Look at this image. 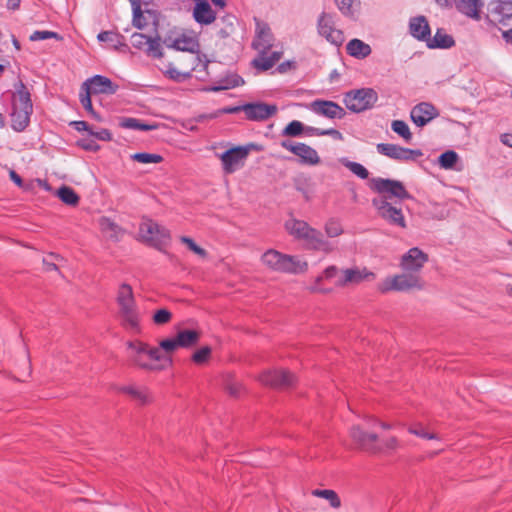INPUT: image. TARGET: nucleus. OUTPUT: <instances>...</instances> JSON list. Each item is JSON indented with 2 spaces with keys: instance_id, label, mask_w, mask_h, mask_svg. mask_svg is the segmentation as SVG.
Returning a JSON list of instances; mask_svg holds the SVG:
<instances>
[{
  "instance_id": "1",
  "label": "nucleus",
  "mask_w": 512,
  "mask_h": 512,
  "mask_svg": "<svg viewBox=\"0 0 512 512\" xmlns=\"http://www.w3.org/2000/svg\"><path fill=\"white\" fill-rule=\"evenodd\" d=\"M128 347L135 365L154 372L170 367L172 365L170 355L179 348L175 337L161 340L157 347H151L141 341L129 342Z\"/></svg>"
},
{
  "instance_id": "2",
  "label": "nucleus",
  "mask_w": 512,
  "mask_h": 512,
  "mask_svg": "<svg viewBox=\"0 0 512 512\" xmlns=\"http://www.w3.org/2000/svg\"><path fill=\"white\" fill-rule=\"evenodd\" d=\"M284 227L289 235L304 242L309 249L324 253H330L334 250L333 245L324 238L319 230L311 227L303 220L291 217L285 221Z\"/></svg>"
},
{
  "instance_id": "3",
  "label": "nucleus",
  "mask_w": 512,
  "mask_h": 512,
  "mask_svg": "<svg viewBox=\"0 0 512 512\" xmlns=\"http://www.w3.org/2000/svg\"><path fill=\"white\" fill-rule=\"evenodd\" d=\"M262 263L269 269L289 274H299L307 270L308 264L298 256L283 254L277 250L269 249L262 255Z\"/></svg>"
},
{
  "instance_id": "4",
  "label": "nucleus",
  "mask_w": 512,
  "mask_h": 512,
  "mask_svg": "<svg viewBox=\"0 0 512 512\" xmlns=\"http://www.w3.org/2000/svg\"><path fill=\"white\" fill-rule=\"evenodd\" d=\"M117 304L119 315L125 327L137 331L139 329V312L130 285L124 283L119 287Z\"/></svg>"
},
{
  "instance_id": "5",
  "label": "nucleus",
  "mask_w": 512,
  "mask_h": 512,
  "mask_svg": "<svg viewBox=\"0 0 512 512\" xmlns=\"http://www.w3.org/2000/svg\"><path fill=\"white\" fill-rule=\"evenodd\" d=\"M139 235L145 243L160 251H163L171 240L170 231L150 219L141 222Z\"/></svg>"
},
{
  "instance_id": "6",
  "label": "nucleus",
  "mask_w": 512,
  "mask_h": 512,
  "mask_svg": "<svg viewBox=\"0 0 512 512\" xmlns=\"http://www.w3.org/2000/svg\"><path fill=\"white\" fill-rule=\"evenodd\" d=\"M377 101L378 94L372 88L350 90L343 97L346 108L354 113H361L373 108Z\"/></svg>"
},
{
  "instance_id": "7",
  "label": "nucleus",
  "mask_w": 512,
  "mask_h": 512,
  "mask_svg": "<svg viewBox=\"0 0 512 512\" xmlns=\"http://www.w3.org/2000/svg\"><path fill=\"white\" fill-rule=\"evenodd\" d=\"M424 283L420 274L403 272L401 274L387 277L379 286L382 292L388 291H409L411 289H422Z\"/></svg>"
},
{
  "instance_id": "8",
  "label": "nucleus",
  "mask_w": 512,
  "mask_h": 512,
  "mask_svg": "<svg viewBox=\"0 0 512 512\" xmlns=\"http://www.w3.org/2000/svg\"><path fill=\"white\" fill-rule=\"evenodd\" d=\"M372 190L379 194L378 197H383L386 201L391 199L404 200L409 199L410 194L405 189L402 182L385 178H373L370 181Z\"/></svg>"
},
{
  "instance_id": "9",
  "label": "nucleus",
  "mask_w": 512,
  "mask_h": 512,
  "mask_svg": "<svg viewBox=\"0 0 512 512\" xmlns=\"http://www.w3.org/2000/svg\"><path fill=\"white\" fill-rule=\"evenodd\" d=\"M376 277L375 273L366 267L352 266L341 269L340 276L335 282L337 287L356 286L365 281H372Z\"/></svg>"
},
{
  "instance_id": "10",
  "label": "nucleus",
  "mask_w": 512,
  "mask_h": 512,
  "mask_svg": "<svg viewBox=\"0 0 512 512\" xmlns=\"http://www.w3.org/2000/svg\"><path fill=\"white\" fill-rule=\"evenodd\" d=\"M372 205L375 207L378 214L389 224L401 228L406 227L401 208L396 207L392 202L386 201L383 197H375L372 200Z\"/></svg>"
},
{
  "instance_id": "11",
  "label": "nucleus",
  "mask_w": 512,
  "mask_h": 512,
  "mask_svg": "<svg viewBox=\"0 0 512 512\" xmlns=\"http://www.w3.org/2000/svg\"><path fill=\"white\" fill-rule=\"evenodd\" d=\"M377 152L397 161H412L422 156L418 149L404 148L396 144L379 143L376 146Z\"/></svg>"
},
{
  "instance_id": "12",
  "label": "nucleus",
  "mask_w": 512,
  "mask_h": 512,
  "mask_svg": "<svg viewBox=\"0 0 512 512\" xmlns=\"http://www.w3.org/2000/svg\"><path fill=\"white\" fill-rule=\"evenodd\" d=\"M428 260L427 253L418 247H413L402 255L399 265L405 272L419 274Z\"/></svg>"
},
{
  "instance_id": "13",
  "label": "nucleus",
  "mask_w": 512,
  "mask_h": 512,
  "mask_svg": "<svg viewBox=\"0 0 512 512\" xmlns=\"http://www.w3.org/2000/svg\"><path fill=\"white\" fill-rule=\"evenodd\" d=\"M280 145L284 149L298 156L304 164L313 166L320 163V157L317 151L305 143H295L290 140H282Z\"/></svg>"
},
{
  "instance_id": "14",
  "label": "nucleus",
  "mask_w": 512,
  "mask_h": 512,
  "mask_svg": "<svg viewBox=\"0 0 512 512\" xmlns=\"http://www.w3.org/2000/svg\"><path fill=\"white\" fill-rule=\"evenodd\" d=\"M258 380L266 386L274 388H286L290 387L295 382L294 374L287 370H267L263 372Z\"/></svg>"
},
{
  "instance_id": "15",
  "label": "nucleus",
  "mask_w": 512,
  "mask_h": 512,
  "mask_svg": "<svg viewBox=\"0 0 512 512\" xmlns=\"http://www.w3.org/2000/svg\"><path fill=\"white\" fill-rule=\"evenodd\" d=\"M308 108L316 115L328 119H342L346 115L343 107L329 100H314L309 104Z\"/></svg>"
},
{
  "instance_id": "16",
  "label": "nucleus",
  "mask_w": 512,
  "mask_h": 512,
  "mask_svg": "<svg viewBox=\"0 0 512 512\" xmlns=\"http://www.w3.org/2000/svg\"><path fill=\"white\" fill-rule=\"evenodd\" d=\"M318 32L328 42L335 46H340L344 42V34L341 30L334 27L332 16L323 14L318 20Z\"/></svg>"
},
{
  "instance_id": "17",
  "label": "nucleus",
  "mask_w": 512,
  "mask_h": 512,
  "mask_svg": "<svg viewBox=\"0 0 512 512\" xmlns=\"http://www.w3.org/2000/svg\"><path fill=\"white\" fill-rule=\"evenodd\" d=\"M273 46L274 36L269 25L262 21H256L252 47L258 52H269Z\"/></svg>"
},
{
  "instance_id": "18",
  "label": "nucleus",
  "mask_w": 512,
  "mask_h": 512,
  "mask_svg": "<svg viewBox=\"0 0 512 512\" xmlns=\"http://www.w3.org/2000/svg\"><path fill=\"white\" fill-rule=\"evenodd\" d=\"M117 89L116 84L102 75H95L87 79L81 86V90L89 91L91 94H114Z\"/></svg>"
},
{
  "instance_id": "19",
  "label": "nucleus",
  "mask_w": 512,
  "mask_h": 512,
  "mask_svg": "<svg viewBox=\"0 0 512 512\" xmlns=\"http://www.w3.org/2000/svg\"><path fill=\"white\" fill-rule=\"evenodd\" d=\"M243 111L249 120H266L277 112V106L266 103H248L242 106Z\"/></svg>"
},
{
  "instance_id": "20",
  "label": "nucleus",
  "mask_w": 512,
  "mask_h": 512,
  "mask_svg": "<svg viewBox=\"0 0 512 512\" xmlns=\"http://www.w3.org/2000/svg\"><path fill=\"white\" fill-rule=\"evenodd\" d=\"M437 109L428 102H422L414 106L410 112L411 120L418 127H423L438 116Z\"/></svg>"
},
{
  "instance_id": "21",
  "label": "nucleus",
  "mask_w": 512,
  "mask_h": 512,
  "mask_svg": "<svg viewBox=\"0 0 512 512\" xmlns=\"http://www.w3.org/2000/svg\"><path fill=\"white\" fill-rule=\"evenodd\" d=\"M248 150L242 147L231 148L220 155L223 169L226 173L235 172L241 162L247 157Z\"/></svg>"
},
{
  "instance_id": "22",
  "label": "nucleus",
  "mask_w": 512,
  "mask_h": 512,
  "mask_svg": "<svg viewBox=\"0 0 512 512\" xmlns=\"http://www.w3.org/2000/svg\"><path fill=\"white\" fill-rule=\"evenodd\" d=\"M350 436L358 446L371 453H378L380 449L376 445L378 436L374 433H366L359 426H353L350 430Z\"/></svg>"
},
{
  "instance_id": "23",
  "label": "nucleus",
  "mask_w": 512,
  "mask_h": 512,
  "mask_svg": "<svg viewBox=\"0 0 512 512\" xmlns=\"http://www.w3.org/2000/svg\"><path fill=\"white\" fill-rule=\"evenodd\" d=\"M193 17L201 25H209L216 19V12L212 10L208 0H194Z\"/></svg>"
},
{
  "instance_id": "24",
  "label": "nucleus",
  "mask_w": 512,
  "mask_h": 512,
  "mask_svg": "<svg viewBox=\"0 0 512 512\" xmlns=\"http://www.w3.org/2000/svg\"><path fill=\"white\" fill-rule=\"evenodd\" d=\"M15 92L12 97V108L24 109L33 111V105L30 97V92L25 87L22 81L15 84Z\"/></svg>"
},
{
  "instance_id": "25",
  "label": "nucleus",
  "mask_w": 512,
  "mask_h": 512,
  "mask_svg": "<svg viewBox=\"0 0 512 512\" xmlns=\"http://www.w3.org/2000/svg\"><path fill=\"white\" fill-rule=\"evenodd\" d=\"M410 34L420 41H425L430 35V26L424 16H417L410 19Z\"/></svg>"
},
{
  "instance_id": "26",
  "label": "nucleus",
  "mask_w": 512,
  "mask_h": 512,
  "mask_svg": "<svg viewBox=\"0 0 512 512\" xmlns=\"http://www.w3.org/2000/svg\"><path fill=\"white\" fill-rule=\"evenodd\" d=\"M340 269H338L336 266L334 265H331L329 267H327L322 275L318 276L315 280H314V283L309 287V290L311 292H314V293H323V294H327V293H330L332 291L331 288H325L321 285V282L323 279H333L335 278V282L338 280L339 276H340Z\"/></svg>"
},
{
  "instance_id": "27",
  "label": "nucleus",
  "mask_w": 512,
  "mask_h": 512,
  "mask_svg": "<svg viewBox=\"0 0 512 512\" xmlns=\"http://www.w3.org/2000/svg\"><path fill=\"white\" fill-rule=\"evenodd\" d=\"M457 10L475 20L480 19V10L483 6L481 0H453Z\"/></svg>"
},
{
  "instance_id": "28",
  "label": "nucleus",
  "mask_w": 512,
  "mask_h": 512,
  "mask_svg": "<svg viewBox=\"0 0 512 512\" xmlns=\"http://www.w3.org/2000/svg\"><path fill=\"white\" fill-rule=\"evenodd\" d=\"M424 42L430 49H448L455 44L453 37L441 29H438L433 37L430 34Z\"/></svg>"
},
{
  "instance_id": "29",
  "label": "nucleus",
  "mask_w": 512,
  "mask_h": 512,
  "mask_svg": "<svg viewBox=\"0 0 512 512\" xmlns=\"http://www.w3.org/2000/svg\"><path fill=\"white\" fill-rule=\"evenodd\" d=\"M32 111L12 108L11 112V127L16 132H22L30 122Z\"/></svg>"
},
{
  "instance_id": "30",
  "label": "nucleus",
  "mask_w": 512,
  "mask_h": 512,
  "mask_svg": "<svg viewBox=\"0 0 512 512\" xmlns=\"http://www.w3.org/2000/svg\"><path fill=\"white\" fill-rule=\"evenodd\" d=\"M347 53L357 59H364L368 57L372 50L369 44L360 39H352L346 45Z\"/></svg>"
},
{
  "instance_id": "31",
  "label": "nucleus",
  "mask_w": 512,
  "mask_h": 512,
  "mask_svg": "<svg viewBox=\"0 0 512 512\" xmlns=\"http://www.w3.org/2000/svg\"><path fill=\"white\" fill-rule=\"evenodd\" d=\"M175 339L179 348H189L197 344L200 339V333L196 330L184 329L176 334Z\"/></svg>"
},
{
  "instance_id": "32",
  "label": "nucleus",
  "mask_w": 512,
  "mask_h": 512,
  "mask_svg": "<svg viewBox=\"0 0 512 512\" xmlns=\"http://www.w3.org/2000/svg\"><path fill=\"white\" fill-rule=\"evenodd\" d=\"M119 126L124 129L150 131L157 128L155 124H146L137 118L122 117L119 119Z\"/></svg>"
},
{
  "instance_id": "33",
  "label": "nucleus",
  "mask_w": 512,
  "mask_h": 512,
  "mask_svg": "<svg viewBox=\"0 0 512 512\" xmlns=\"http://www.w3.org/2000/svg\"><path fill=\"white\" fill-rule=\"evenodd\" d=\"M167 47L173 48L179 51H188L193 52L195 47L197 46L196 42L191 37L181 36L174 39L171 43H168L166 40L164 42Z\"/></svg>"
},
{
  "instance_id": "34",
  "label": "nucleus",
  "mask_w": 512,
  "mask_h": 512,
  "mask_svg": "<svg viewBox=\"0 0 512 512\" xmlns=\"http://www.w3.org/2000/svg\"><path fill=\"white\" fill-rule=\"evenodd\" d=\"M99 227L101 231L111 239H118L121 232L120 227L108 217H101L99 219Z\"/></svg>"
},
{
  "instance_id": "35",
  "label": "nucleus",
  "mask_w": 512,
  "mask_h": 512,
  "mask_svg": "<svg viewBox=\"0 0 512 512\" xmlns=\"http://www.w3.org/2000/svg\"><path fill=\"white\" fill-rule=\"evenodd\" d=\"M312 495L318 498L327 500L330 506L334 509L341 507V500L338 494L331 489H315L312 491Z\"/></svg>"
},
{
  "instance_id": "36",
  "label": "nucleus",
  "mask_w": 512,
  "mask_h": 512,
  "mask_svg": "<svg viewBox=\"0 0 512 512\" xmlns=\"http://www.w3.org/2000/svg\"><path fill=\"white\" fill-rule=\"evenodd\" d=\"M243 83H244V81L239 75L230 74L221 80L220 85L213 86V87L209 88L208 90L214 91V92L221 91V90H228V89L238 87V86L242 85Z\"/></svg>"
},
{
  "instance_id": "37",
  "label": "nucleus",
  "mask_w": 512,
  "mask_h": 512,
  "mask_svg": "<svg viewBox=\"0 0 512 512\" xmlns=\"http://www.w3.org/2000/svg\"><path fill=\"white\" fill-rule=\"evenodd\" d=\"M120 391L130 395L140 404H146L150 401L149 393L145 388L140 389L134 386H124L120 389Z\"/></svg>"
},
{
  "instance_id": "38",
  "label": "nucleus",
  "mask_w": 512,
  "mask_h": 512,
  "mask_svg": "<svg viewBox=\"0 0 512 512\" xmlns=\"http://www.w3.org/2000/svg\"><path fill=\"white\" fill-rule=\"evenodd\" d=\"M493 13L498 15V21L503 22L512 18V1L503 0L495 4Z\"/></svg>"
},
{
  "instance_id": "39",
  "label": "nucleus",
  "mask_w": 512,
  "mask_h": 512,
  "mask_svg": "<svg viewBox=\"0 0 512 512\" xmlns=\"http://www.w3.org/2000/svg\"><path fill=\"white\" fill-rule=\"evenodd\" d=\"M458 161L459 155L453 150L445 151L438 157L439 166L445 170L454 169Z\"/></svg>"
},
{
  "instance_id": "40",
  "label": "nucleus",
  "mask_w": 512,
  "mask_h": 512,
  "mask_svg": "<svg viewBox=\"0 0 512 512\" xmlns=\"http://www.w3.org/2000/svg\"><path fill=\"white\" fill-rule=\"evenodd\" d=\"M325 234L330 237H338L343 234L344 229L342 223L337 218H329L324 225Z\"/></svg>"
},
{
  "instance_id": "41",
  "label": "nucleus",
  "mask_w": 512,
  "mask_h": 512,
  "mask_svg": "<svg viewBox=\"0 0 512 512\" xmlns=\"http://www.w3.org/2000/svg\"><path fill=\"white\" fill-rule=\"evenodd\" d=\"M57 196L63 203L67 205L74 206L79 202L78 195L72 188L68 186H62L61 188H59L57 191Z\"/></svg>"
},
{
  "instance_id": "42",
  "label": "nucleus",
  "mask_w": 512,
  "mask_h": 512,
  "mask_svg": "<svg viewBox=\"0 0 512 512\" xmlns=\"http://www.w3.org/2000/svg\"><path fill=\"white\" fill-rule=\"evenodd\" d=\"M391 129L402 137L405 142H410L412 140V133L406 122L402 120H394L391 123Z\"/></svg>"
},
{
  "instance_id": "43",
  "label": "nucleus",
  "mask_w": 512,
  "mask_h": 512,
  "mask_svg": "<svg viewBox=\"0 0 512 512\" xmlns=\"http://www.w3.org/2000/svg\"><path fill=\"white\" fill-rule=\"evenodd\" d=\"M80 102L84 109L89 113L91 118H93L96 121H102L101 116L93 109L92 101H91V93L89 91H83L80 92Z\"/></svg>"
},
{
  "instance_id": "44",
  "label": "nucleus",
  "mask_w": 512,
  "mask_h": 512,
  "mask_svg": "<svg viewBox=\"0 0 512 512\" xmlns=\"http://www.w3.org/2000/svg\"><path fill=\"white\" fill-rule=\"evenodd\" d=\"M164 74L166 77L176 82H183L191 76L189 72L179 71L172 63L166 66Z\"/></svg>"
},
{
  "instance_id": "45",
  "label": "nucleus",
  "mask_w": 512,
  "mask_h": 512,
  "mask_svg": "<svg viewBox=\"0 0 512 512\" xmlns=\"http://www.w3.org/2000/svg\"><path fill=\"white\" fill-rule=\"evenodd\" d=\"M342 164L348 168L353 174L361 179H367L369 176L368 170L360 163L349 161L348 159H342Z\"/></svg>"
},
{
  "instance_id": "46",
  "label": "nucleus",
  "mask_w": 512,
  "mask_h": 512,
  "mask_svg": "<svg viewBox=\"0 0 512 512\" xmlns=\"http://www.w3.org/2000/svg\"><path fill=\"white\" fill-rule=\"evenodd\" d=\"M258 56L253 59L252 64L255 68L262 71H267L274 66V63L268 57V52H258Z\"/></svg>"
},
{
  "instance_id": "47",
  "label": "nucleus",
  "mask_w": 512,
  "mask_h": 512,
  "mask_svg": "<svg viewBox=\"0 0 512 512\" xmlns=\"http://www.w3.org/2000/svg\"><path fill=\"white\" fill-rule=\"evenodd\" d=\"M131 159L142 164H150L160 163L163 158L159 154L142 152L131 155Z\"/></svg>"
},
{
  "instance_id": "48",
  "label": "nucleus",
  "mask_w": 512,
  "mask_h": 512,
  "mask_svg": "<svg viewBox=\"0 0 512 512\" xmlns=\"http://www.w3.org/2000/svg\"><path fill=\"white\" fill-rule=\"evenodd\" d=\"M303 131L304 124L298 120H293L282 130V135L288 137H297L300 136Z\"/></svg>"
},
{
  "instance_id": "49",
  "label": "nucleus",
  "mask_w": 512,
  "mask_h": 512,
  "mask_svg": "<svg viewBox=\"0 0 512 512\" xmlns=\"http://www.w3.org/2000/svg\"><path fill=\"white\" fill-rule=\"evenodd\" d=\"M357 0H335V3L342 14L346 16H354L356 12Z\"/></svg>"
},
{
  "instance_id": "50",
  "label": "nucleus",
  "mask_w": 512,
  "mask_h": 512,
  "mask_svg": "<svg viewBox=\"0 0 512 512\" xmlns=\"http://www.w3.org/2000/svg\"><path fill=\"white\" fill-rule=\"evenodd\" d=\"M172 318V314L169 310L162 308L157 310L153 315V322L156 325H164L168 323Z\"/></svg>"
},
{
  "instance_id": "51",
  "label": "nucleus",
  "mask_w": 512,
  "mask_h": 512,
  "mask_svg": "<svg viewBox=\"0 0 512 512\" xmlns=\"http://www.w3.org/2000/svg\"><path fill=\"white\" fill-rule=\"evenodd\" d=\"M210 355H211V348L208 346H204V347L200 348L199 350H197L193 354L192 360L196 364H203L208 361Z\"/></svg>"
},
{
  "instance_id": "52",
  "label": "nucleus",
  "mask_w": 512,
  "mask_h": 512,
  "mask_svg": "<svg viewBox=\"0 0 512 512\" xmlns=\"http://www.w3.org/2000/svg\"><path fill=\"white\" fill-rule=\"evenodd\" d=\"M180 241L187 245V247L192 251L194 252L195 254L199 255L200 257H205L206 256V251L201 248L200 246H198L194 240L190 237H187V236H181L180 237Z\"/></svg>"
},
{
  "instance_id": "53",
  "label": "nucleus",
  "mask_w": 512,
  "mask_h": 512,
  "mask_svg": "<svg viewBox=\"0 0 512 512\" xmlns=\"http://www.w3.org/2000/svg\"><path fill=\"white\" fill-rule=\"evenodd\" d=\"M29 38L31 41H40V40H46V39H50V38L60 39V36L56 32H53V31L37 30V31H34L30 35Z\"/></svg>"
},
{
  "instance_id": "54",
  "label": "nucleus",
  "mask_w": 512,
  "mask_h": 512,
  "mask_svg": "<svg viewBox=\"0 0 512 512\" xmlns=\"http://www.w3.org/2000/svg\"><path fill=\"white\" fill-rule=\"evenodd\" d=\"M145 48L149 55L156 58L162 57L161 45L157 39L149 38V42L147 43Z\"/></svg>"
},
{
  "instance_id": "55",
  "label": "nucleus",
  "mask_w": 512,
  "mask_h": 512,
  "mask_svg": "<svg viewBox=\"0 0 512 512\" xmlns=\"http://www.w3.org/2000/svg\"><path fill=\"white\" fill-rule=\"evenodd\" d=\"M408 431L411 433V434H414L418 437H421V438H425V439H429V440H432V439H437V435L434 434V433H429L427 432L424 427L420 424L418 425H415V426H411Z\"/></svg>"
},
{
  "instance_id": "56",
  "label": "nucleus",
  "mask_w": 512,
  "mask_h": 512,
  "mask_svg": "<svg viewBox=\"0 0 512 512\" xmlns=\"http://www.w3.org/2000/svg\"><path fill=\"white\" fill-rule=\"evenodd\" d=\"M149 38L146 35L142 33H134L131 36V43L136 48H144L146 47L147 43L149 42Z\"/></svg>"
},
{
  "instance_id": "57",
  "label": "nucleus",
  "mask_w": 512,
  "mask_h": 512,
  "mask_svg": "<svg viewBox=\"0 0 512 512\" xmlns=\"http://www.w3.org/2000/svg\"><path fill=\"white\" fill-rule=\"evenodd\" d=\"M242 390V385L237 382L236 380H231L226 384V391L234 397H237L240 395V392Z\"/></svg>"
},
{
  "instance_id": "58",
  "label": "nucleus",
  "mask_w": 512,
  "mask_h": 512,
  "mask_svg": "<svg viewBox=\"0 0 512 512\" xmlns=\"http://www.w3.org/2000/svg\"><path fill=\"white\" fill-rule=\"evenodd\" d=\"M118 34L110 31H102L98 34L97 38L100 42H116Z\"/></svg>"
},
{
  "instance_id": "59",
  "label": "nucleus",
  "mask_w": 512,
  "mask_h": 512,
  "mask_svg": "<svg viewBox=\"0 0 512 512\" xmlns=\"http://www.w3.org/2000/svg\"><path fill=\"white\" fill-rule=\"evenodd\" d=\"M322 136H330L333 139L339 140V141L343 140L342 133L334 128L322 129Z\"/></svg>"
},
{
  "instance_id": "60",
  "label": "nucleus",
  "mask_w": 512,
  "mask_h": 512,
  "mask_svg": "<svg viewBox=\"0 0 512 512\" xmlns=\"http://www.w3.org/2000/svg\"><path fill=\"white\" fill-rule=\"evenodd\" d=\"M91 135L102 141H110L112 139V134L107 129H101L98 132L93 131Z\"/></svg>"
},
{
  "instance_id": "61",
  "label": "nucleus",
  "mask_w": 512,
  "mask_h": 512,
  "mask_svg": "<svg viewBox=\"0 0 512 512\" xmlns=\"http://www.w3.org/2000/svg\"><path fill=\"white\" fill-rule=\"evenodd\" d=\"M132 12H133V20H132L133 25L139 29L143 28L144 17H143L142 9L140 8V12L135 14V10L132 8Z\"/></svg>"
},
{
  "instance_id": "62",
  "label": "nucleus",
  "mask_w": 512,
  "mask_h": 512,
  "mask_svg": "<svg viewBox=\"0 0 512 512\" xmlns=\"http://www.w3.org/2000/svg\"><path fill=\"white\" fill-rule=\"evenodd\" d=\"M397 447H398V440H397V438H395V437H391V438H389V439H388L387 441H385V443H384V450H385V451H393V450L397 449ZM378 448L380 449V451H379V452L383 451V449H382V448H380V447H378Z\"/></svg>"
},
{
  "instance_id": "63",
  "label": "nucleus",
  "mask_w": 512,
  "mask_h": 512,
  "mask_svg": "<svg viewBox=\"0 0 512 512\" xmlns=\"http://www.w3.org/2000/svg\"><path fill=\"white\" fill-rule=\"evenodd\" d=\"M72 124L77 131H86L90 135L93 134V130L91 129L89 124L85 121H74Z\"/></svg>"
},
{
  "instance_id": "64",
  "label": "nucleus",
  "mask_w": 512,
  "mask_h": 512,
  "mask_svg": "<svg viewBox=\"0 0 512 512\" xmlns=\"http://www.w3.org/2000/svg\"><path fill=\"white\" fill-rule=\"evenodd\" d=\"M303 133L307 136H322V129L304 125Z\"/></svg>"
}]
</instances>
